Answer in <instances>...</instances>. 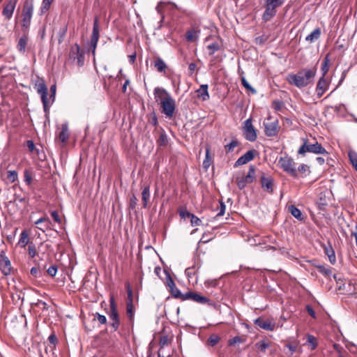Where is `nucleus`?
Listing matches in <instances>:
<instances>
[{"mask_svg": "<svg viewBox=\"0 0 357 357\" xmlns=\"http://www.w3.org/2000/svg\"><path fill=\"white\" fill-rule=\"evenodd\" d=\"M317 73L315 67L312 68H303L296 74H289L287 76L288 82L298 88H303L310 84Z\"/></svg>", "mask_w": 357, "mask_h": 357, "instance_id": "nucleus-1", "label": "nucleus"}, {"mask_svg": "<svg viewBox=\"0 0 357 357\" xmlns=\"http://www.w3.org/2000/svg\"><path fill=\"white\" fill-rule=\"evenodd\" d=\"M265 10L262 15L264 22L270 21L277 13V8L281 6L284 0H264Z\"/></svg>", "mask_w": 357, "mask_h": 357, "instance_id": "nucleus-2", "label": "nucleus"}, {"mask_svg": "<svg viewBox=\"0 0 357 357\" xmlns=\"http://www.w3.org/2000/svg\"><path fill=\"white\" fill-rule=\"evenodd\" d=\"M278 163L280 167L288 174L290 176L297 178L298 172L296 168V163L294 162L293 158L288 155H285L284 157H280L279 159Z\"/></svg>", "mask_w": 357, "mask_h": 357, "instance_id": "nucleus-3", "label": "nucleus"}, {"mask_svg": "<svg viewBox=\"0 0 357 357\" xmlns=\"http://www.w3.org/2000/svg\"><path fill=\"white\" fill-rule=\"evenodd\" d=\"M33 13V0H26L22 8V26L23 29L27 30L30 26L32 15Z\"/></svg>", "mask_w": 357, "mask_h": 357, "instance_id": "nucleus-4", "label": "nucleus"}, {"mask_svg": "<svg viewBox=\"0 0 357 357\" xmlns=\"http://www.w3.org/2000/svg\"><path fill=\"white\" fill-rule=\"evenodd\" d=\"M255 178V169L254 166H250L248 173L246 176L244 173H239L236 177V184L239 189L242 190L249 183H252Z\"/></svg>", "mask_w": 357, "mask_h": 357, "instance_id": "nucleus-5", "label": "nucleus"}, {"mask_svg": "<svg viewBox=\"0 0 357 357\" xmlns=\"http://www.w3.org/2000/svg\"><path fill=\"white\" fill-rule=\"evenodd\" d=\"M307 152H310L316 154L326 153V149L318 142L314 144H307L305 140L303 144L299 148L298 153L300 155H305Z\"/></svg>", "mask_w": 357, "mask_h": 357, "instance_id": "nucleus-6", "label": "nucleus"}, {"mask_svg": "<svg viewBox=\"0 0 357 357\" xmlns=\"http://www.w3.org/2000/svg\"><path fill=\"white\" fill-rule=\"evenodd\" d=\"M243 132L245 138L250 142H255L257 138V130L252 125V119H248L244 121Z\"/></svg>", "mask_w": 357, "mask_h": 357, "instance_id": "nucleus-7", "label": "nucleus"}, {"mask_svg": "<svg viewBox=\"0 0 357 357\" xmlns=\"http://www.w3.org/2000/svg\"><path fill=\"white\" fill-rule=\"evenodd\" d=\"M270 120L271 117H268L267 118L266 121L264 122V132L268 137H274L276 136L279 132V122L278 120L269 121Z\"/></svg>", "mask_w": 357, "mask_h": 357, "instance_id": "nucleus-8", "label": "nucleus"}, {"mask_svg": "<svg viewBox=\"0 0 357 357\" xmlns=\"http://www.w3.org/2000/svg\"><path fill=\"white\" fill-rule=\"evenodd\" d=\"M110 312L109 314V317L110 320L112 321L111 326L114 329V331H116L119 328L120 321L119 318V313L116 309V306L114 302V299L113 297L110 298Z\"/></svg>", "mask_w": 357, "mask_h": 357, "instance_id": "nucleus-9", "label": "nucleus"}, {"mask_svg": "<svg viewBox=\"0 0 357 357\" xmlns=\"http://www.w3.org/2000/svg\"><path fill=\"white\" fill-rule=\"evenodd\" d=\"M254 324L268 331H273L278 328L276 323L271 319H264L261 317H258L254 320Z\"/></svg>", "mask_w": 357, "mask_h": 357, "instance_id": "nucleus-10", "label": "nucleus"}, {"mask_svg": "<svg viewBox=\"0 0 357 357\" xmlns=\"http://www.w3.org/2000/svg\"><path fill=\"white\" fill-rule=\"evenodd\" d=\"M153 96L155 102L160 105L172 97L171 94L167 90L161 87H155L154 89Z\"/></svg>", "mask_w": 357, "mask_h": 357, "instance_id": "nucleus-11", "label": "nucleus"}, {"mask_svg": "<svg viewBox=\"0 0 357 357\" xmlns=\"http://www.w3.org/2000/svg\"><path fill=\"white\" fill-rule=\"evenodd\" d=\"M162 112L166 116L167 118H172L174 114L176 109L175 100L172 96L160 105Z\"/></svg>", "mask_w": 357, "mask_h": 357, "instance_id": "nucleus-12", "label": "nucleus"}, {"mask_svg": "<svg viewBox=\"0 0 357 357\" xmlns=\"http://www.w3.org/2000/svg\"><path fill=\"white\" fill-rule=\"evenodd\" d=\"M0 270L4 275H10L12 270L10 261L3 250L0 252Z\"/></svg>", "mask_w": 357, "mask_h": 357, "instance_id": "nucleus-13", "label": "nucleus"}, {"mask_svg": "<svg viewBox=\"0 0 357 357\" xmlns=\"http://www.w3.org/2000/svg\"><path fill=\"white\" fill-rule=\"evenodd\" d=\"M261 185L264 191L272 194L274 191V179L271 176L263 174L260 178Z\"/></svg>", "mask_w": 357, "mask_h": 357, "instance_id": "nucleus-14", "label": "nucleus"}, {"mask_svg": "<svg viewBox=\"0 0 357 357\" xmlns=\"http://www.w3.org/2000/svg\"><path fill=\"white\" fill-rule=\"evenodd\" d=\"M99 32L98 19L96 17L93 22V31L91 38V47L92 49L93 54H95L96 48L99 40Z\"/></svg>", "mask_w": 357, "mask_h": 357, "instance_id": "nucleus-15", "label": "nucleus"}, {"mask_svg": "<svg viewBox=\"0 0 357 357\" xmlns=\"http://www.w3.org/2000/svg\"><path fill=\"white\" fill-rule=\"evenodd\" d=\"M330 85V81L325 77H321L317 84L316 93L318 98H321L324 93L328 90Z\"/></svg>", "mask_w": 357, "mask_h": 357, "instance_id": "nucleus-16", "label": "nucleus"}, {"mask_svg": "<svg viewBox=\"0 0 357 357\" xmlns=\"http://www.w3.org/2000/svg\"><path fill=\"white\" fill-rule=\"evenodd\" d=\"M37 92L40 94L41 100L44 107V109L46 112L49 107L47 100V88L44 82H40L36 85Z\"/></svg>", "mask_w": 357, "mask_h": 357, "instance_id": "nucleus-17", "label": "nucleus"}, {"mask_svg": "<svg viewBox=\"0 0 357 357\" xmlns=\"http://www.w3.org/2000/svg\"><path fill=\"white\" fill-rule=\"evenodd\" d=\"M257 151L255 149L249 150L244 155L241 156L234 163V167L245 165L252 160Z\"/></svg>", "mask_w": 357, "mask_h": 357, "instance_id": "nucleus-18", "label": "nucleus"}, {"mask_svg": "<svg viewBox=\"0 0 357 357\" xmlns=\"http://www.w3.org/2000/svg\"><path fill=\"white\" fill-rule=\"evenodd\" d=\"M16 0H10L5 5L2 10V15L6 20H9L11 19L16 6Z\"/></svg>", "mask_w": 357, "mask_h": 357, "instance_id": "nucleus-19", "label": "nucleus"}, {"mask_svg": "<svg viewBox=\"0 0 357 357\" xmlns=\"http://www.w3.org/2000/svg\"><path fill=\"white\" fill-rule=\"evenodd\" d=\"M197 94V97L201 98L203 101L207 100L209 99V93L208 91V85L202 84L200 86L199 89L196 91Z\"/></svg>", "mask_w": 357, "mask_h": 357, "instance_id": "nucleus-20", "label": "nucleus"}, {"mask_svg": "<svg viewBox=\"0 0 357 357\" xmlns=\"http://www.w3.org/2000/svg\"><path fill=\"white\" fill-rule=\"evenodd\" d=\"M151 197L150 187L146 185L143 188L142 192V200L143 203V208H146L148 207V203Z\"/></svg>", "mask_w": 357, "mask_h": 357, "instance_id": "nucleus-21", "label": "nucleus"}, {"mask_svg": "<svg viewBox=\"0 0 357 357\" xmlns=\"http://www.w3.org/2000/svg\"><path fill=\"white\" fill-rule=\"evenodd\" d=\"M29 40V37L26 34H24L18 40L17 45V50L22 53L24 54L26 52V47L27 45V42Z\"/></svg>", "mask_w": 357, "mask_h": 357, "instance_id": "nucleus-22", "label": "nucleus"}, {"mask_svg": "<svg viewBox=\"0 0 357 357\" xmlns=\"http://www.w3.org/2000/svg\"><path fill=\"white\" fill-rule=\"evenodd\" d=\"M289 211L291 213V214L297 220H303L304 217L303 216V214L299 208H298L294 205H290L289 206Z\"/></svg>", "mask_w": 357, "mask_h": 357, "instance_id": "nucleus-23", "label": "nucleus"}, {"mask_svg": "<svg viewBox=\"0 0 357 357\" xmlns=\"http://www.w3.org/2000/svg\"><path fill=\"white\" fill-rule=\"evenodd\" d=\"M320 36H321V29H320V28L318 27V28H316L315 29H314L313 31H312L308 36H306L305 40H307L310 43H313L315 40H317V39H319Z\"/></svg>", "mask_w": 357, "mask_h": 357, "instance_id": "nucleus-24", "label": "nucleus"}, {"mask_svg": "<svg viewBox=\"0 0 357 357\" xmlns=\"http://www.w3.org/2000/svg\"><path fill=\"white\" fill-rule=\"evenodd\" d=\"M192 301L199 304H206L210 302V299L204 296H202L197 292L192 295Z\"/></svg>", "mask_w": 357, "mask_h": 357, "instance_id": "nucleus-25", "label": "nucleus"}, {"mask_svg": "<svg viewBox=\"0 0 357 357\" xmlns=\"http://www.w3.org/2000/svg\"><path fill=\"white\" fill-rule=\"evenodd\" d=\"M68 127L66 124H63L61 126V130L59 135V139L61 142L65 143L68 139Z\"/></svg>", "mask_w": 357, "mask_h": 357, "instance_id": "nucleus-26", "label": "nucleus"}, {"mask_svg": "<svg viewBox=\"0 0 357 357\" xmlns=\"http://www.w3.org/2000/svg\"><path fill=\"white\" fill-rule=\"evenodd\" d=\"M325 253L327 255L330 262L332 264H334L336 261L335 251L333 249L332 246L329 245L328 247H325L324 248Z\"/></svg>", "mask_w": 357, "mask_h": 357, "instance_id": "nucleus-27", "label": "nucleus"}, {"mask_svg": "<svg viewBox=\"0 0 357 357\" xmlns=\"http://www.w3.org/2000/svg\"><path fill=\"white\" fill-rule=\"evenodd\" d=\"M255 346L261 352L266 353V349L270 347V344L265 340H261L257 342Z\"/></svg>", "mask_w": 357, "mask_h": 357, "instance_id": "nucleus-28", "label": "nucleus"}, {"mask_svg": "<svg viewBox=\"0 0 357 357\" xmlns=\"http://www.w3.org/2000/svg\"><path fill=\"white\" fill-rule=\"evenodd\" d=\"M307 343L309 344L310 350H314L317 347V340L312 335L307 334Z\"/></svg>", "mask_w": 357, "mask_h": 357, "instance_id": "nucleus-29", "label": "nucleus"}, {"mask_svg": "<svg viewBox=\"0 0 357 357\" xmlns=\"http://www.w3.org/2000/svg\"><path fill=\"white\" fill-rule=\"evenodd\" d=\"M199 38V31L192 29L190 30L186 33V38L188 41L194 42L196 41Z\"/></svg>", "mask_w": 357, "mask_h": 357, "instance_id": "nucleus-30", "label": "nucleus"}, {"mask_svg": "<svg viewBox=\"0 0 357 357\" xmlns=\"http://www.w3.org/2000/svg\"><path fill=\"white\" fill-rule=\"evenodd\" d=\"M126 312H127V314L128 316L129 319L130 320L131 322H132L134 320V316H135L134 305H133L132 303L127 302Z\"/></svg>", "mask_w": 357, "mask_h": 357, "instance_id": "nucleus-31", "label": "nucleus"}, {"mask_svg": "<svg viewBox=\"0 0 357 357\" xmlns=\"http://www.w3.org/2000/svg\"><path fill=\"white\" fill-rule=\"evenodd\" d=\"M329 63H330V59L328 58V55H327L325 57V59L321 64V72H322L321 77H326V75L329 70Z\"/></svg>", "mask_w": 357, "mask_h": 357, "instance_id": "nucleus-32", "label": "nucleus"}, {"mask_svg": "<svg viewBox=\"0 0 357 357\" xmlns=\"http://www.w3.org/2000/svg\"><path fill=\"white\" fill-rule=\"evenodd\" d=\"M212 162V158L210 156V149L209 147L206 148V157L203 161V167L207 169Z\"/></svg>", "mask_w": 357, "mask_h": 357, "instance_id": "nucleus-33", "label": "nucleus"}, {"mask_svg": "<svg viewBox=\"0 0 357 357\" xmlns=\"http://www.w3.org/2000/svg\"><path fill=\"white\" fill-rule=\"evenodd\" d=\"M29 243V235L27 233L24 231L21 233L20 238L19 240L18 244L22 247L24 248Z\"/></svg>", "mask_w": 357, "mask_h": 357, "instance_id": "nucleus-34", "label": "nucleus"}, {"mask_svg": "<svg viewBox=\"0 0 357 357\" xmlns=\"http://www.w3.org/2000/svg\"><path fill=\"white\" fill-rule=\"evenodd\" d=\"M243 72L242 71L241 73V84L243 86V87L245 89H246L248 91H251L252 93H256V90L252 88L251 86V85L248 82V81L246 80V79L245 78L244 76H243Z\"/></svg>", "mask_w": 357, "mask_h": 357, "instance_id": "nucleus-35", "label": "nucleus"}, {"mask_svg": "<svg viewBox=\"0 0 357 357\" xmlns=\"http://www.w3.org/2000/svg\"><path fill=\"white\" fill-rule=\"evenodd\" d=\"M81 53L80 47L77 44H75L70 49V57L75 60V57Z\"/></svg>", "mask_w": 357, "mask_h": 357, "instance_id": "nucleus-36", "label": "nucleus"}, {"mask_svg": "<svg viewBox=\"0 0 357 357\" xmlns=\"http://www.w3.org/2000/svg\"><path fill=\"white\" fill-rule=\"evenodd\" d=\"M239 145V142L236 139H234L231 142L225 146V149L227 153H229L234 151V148Z\"/></svg>", "mask_w": 357, "mask_h": 357, "instance_id": "nucleus-37", "label": "nucleus"}, {"mask_svg": "<svg viewBox=\"0 0 357 357\" xmlns=\"http://www.w3.org/2000/svg\"><path fill=\"white\" fill-rule=\"evenodd\" d=\"M348 155L351 163L357 171V153L354 151H350Z\"/></svg>", "mask_w": 357, "mask_h": 357, "instance_id": "nucleus-38", "label": "nucleus"}, {"mask_svg": "<svg viewBox=\"0 0 357 357\" xmlns=\"http://www.w3.org/2000/svg\"><path fill=\"white\" fill-rule=\"evenodd\" d=\"M157 142L159 146H166L167 144L168 138L165 131L160 132Z\"/></svg>", "mask_w": 357, "mask_h": 357, "instance_id": "nucleus-39", "label": "nucleus"}, {"mask_svg": "<svg viewBox=\"0 0 357 357\" xmlns=\"http://www.w3.org/2000/svg\"><path fill=\"white\" fill-rule=\"evenodd\" d=\"M54 0H43L42 5L40 7L41 13H46L49 9Z\"/></svg>", "mask_w": 357, "mask_h": 357, "instance_id": "nucleus-40", "label": "nucleus"}, {"mask_svg": "<svg viewBox=\"0 0 357 357\" xmlns=\"http://www.w3.org/2000/svg\"><path fill=\"white\" fill-rule=\"evenodd\" d=\"M155 67L157 68L158 71L163 72L165 70L167 66L165 63L159 58L155 62Z\"/></svg>", "mask_w": 357, "mask_h": 357, "instance_id": "nucleus-41", "label": "nucleus"}, {"mask_svg": "<svg viewBox=\"0 0 357 357\" xmlns=\"http://www.w3.org/2000/svg\"><path fill=\"white\" fill-rule=\"evenodd\" d=\"M17 172L15 170H9L7 172V178L11 182L14 183L17 179Z\"/></svg>", "mask_w": 357, "mask_h": 357, "instance_id": "nucleus-42", "label": "nucleus"}, {"mask_svg": "<svg viewBox=\"0 0 357 357\" xmlns=\"http://www.w3.org/2000/svg\"><path fill=\"white\" fill-rule=\"evenodd\" d=\"M220 341V337L217 335H211L208 339V343L211 347L216 345Z\"/></svg>", "mask_w": 357, "mask_h": 357, "instance_id": "nucleus-43", "label": "nucleus"}, {"mask_svg": "<svg viewBox=\"0 0 357 357\" xmlns=\"http://www.w3.org/2000/svg\"><path fill=\"white\" fill-rule=\"evenodd\" d=\"M219 45L216 43H213L207 46L209 51V54L212 55L219 50Z\"/></svg>", "mask_w": 357, "mask_h": 357, "instance_id": "nucleus-44", "label": "nucleus"}, {"mask_svg": "<svg viewBox=\"0 0 357 357\" xmlns=\"http://www.w3.org/2000/svg\"><path fill=\"white\" fill-rule=\"evenodd\" d=\"M67 31V26H64L63 28H61L59 32V43L61 44L63 38L66 36Z\"/></svg>", "mask_w": 357, "mask_h": 357, "instance_id": "nucleus-45", "label": "nucleus"}, {"mask_svg": "<svg viewBox=\"0 0 357 357\" xmlns=\"http://www.w3.org/2000/svg\"><path fill=\"white\" fill-rule=\"evenodd\" d=\"M179 215L182 218L186 219V218H190L192 213L188 211L186 208H181L179 210Z\"/></svg>", "mask_w": 357, "mask_h": 357, "instance_id": "nucleus-46", "label": "nucleus"}, {"mask_svg": "<svg viewBox=\"0 0 357 357\" xmlns=\"http://www.w3.org/2000/svg\"><path fill=\"white\" fill-rule=\"evenodd\" d=\"M47 272L51 277H54L57 273V266L56 265L51 266L47 268Z\"/></svg>", "mask_w": 357, "mask_h": 357, "instance_id": "nucleus-47", "label": "nucleus"}, {"mask_svg": "<svg viewBox=\"0 0 357 357\" xmlns=\"http://www.w3.org/2000/svg\"><path fill=\"white\" fill-rule=\"evenodd\" d=\"M190 222L192 226H198L200 225V224L202 223V220L199 218L192 214V216L190 217Z\"/></svg>", "mask_w": 357, "mask_h": 357, "instance_id": "nucleus-48", "label": "nucleus"}, {"mask_svg": "<svg viewBox=\"0 0 357 357\" xmlns=\"http://www.w3.org/2000/svg\"><path fill=\"white\" fill-rule=\"evenodd\" d=\"M241 342H243L242 338L239 336H236L229 340V345L233 346L236 344H238V343H241Z\"/></svg>", "mask_w": 357, "mask_h": 357, "instance_id": "nucleus-49", "label": "nucleus"}, {"mask_svg": "<svg viewBox=\"0 0 357 357\" xmlns=\"http://www.w3.org/2000/svg\"><path fill=\"white\" fill-rule=\"evenodd\" d=\"M268 39V36L266 35H262L261 36L257 37L255 38V43L258 45L264 44Z\"/></svg>", "mask_w": 357, "mask_h": 357, "instance_id": "nucleus-50", "label": "nucleus"}, {"mask_svg": "<svg viewBox=\"0 0 357 357\" xmlns=\"http://www.w3.org/2000/svg\"><path fill=\"white\" fill-rule=\"evenodd\" d=\"M28 252L31 258H33L36 255V250L33 245L29 246Z\"/></svg>", "mask_w": 357, "mask_h": 357, "instance_id": "nucleus-51", "label": "nucleus"}, {"mask_svg": "<svg viewBox=\"0 0 357 357\" xmlns=\"http://www.w3.org/2000/svg\"><path fill=\"white\" fill-rule=\"evenodd\" d=\"M75 60H77V63L79 66H82L84 61V54L81 52L77 56L75 57Z\"/></svg>", "mask_w": 357, "mask_h": 357, "instance_id": "nucleus-52", "label": "nucleus"}, {"mask_svg": "<svg viewBox=\"0 0 357 357\" xmlns=\"http://www.w3.org/2000/svg\"><path fill=\"white\" fill-rule=\"evenodd\" d=\"M171 291H172V295L175 298H181L182 294H181V292L180 291V290L178 288H176V287H173L171 289Z\"/></svg>", "mask_w": 357, "mask_h": 357, "instance_id": "nucleus-53", "label": "nucleus"}, {"mask_svg": "<svg viewBox=\"0 0 357 357\" xmlns=\"http://www.w3.org/2000/svg\"><path fill=\"white\" fill-rule=\"evenodd\" d=\"M127 293H128V301L132 303V291L129 284H126Z\"/></svg>", "mask_w": 357, "mask_h": 357, "instance_id": "nucleus-54", "label": "nucleus"}, {"mask_svg": "<svg viewBox=\"0 0 357 357\" xmlns=\"http://www.w3.org/2000/svg\"><path fill=\"white\" fill-rule=\"evenodd\" d=\"M194 291H188L185 294H183L181 296V300L185 301V300H192V295H194Z\"/></svg>", "mask_w": 357, "mask_h": 357, "instance_id": "nucleus-55", "label": "nucleus"}, {"mask_svg": "<svg viewBox=\"0 0 357 357\" xmlns=\"http://www.w3.org/2000/svg\"><path fill=\"white\" fill-rule=\"evenodd\" d=\"M96 317H97L98 321L101 324H105L107 322V318L105 315H102L99 313H96Z\"/></svg>", "mask_w": 357, "mask_h": 357, "instance_id": "nucleus-56", "label": "nucleus"}, {"mask_svg": "<svg viewBox=\"0 0 357 357\" xmlns=\"http://www.w3.org/2000/svg\"><path fill=\"white\" fill-rule=\"evenodd\" d=\"M226 206L223 202H220V211L217 214V216H222L225 214Z\"/></svg>", "mask_w": 357, "mask_h": 357, "instance_id": "nucleus-57", "label": "nucleus"}, {"mask_svg": "<svg viewBox=\"0 0 357 357\" xmlns=\"http://www.w3.org/2000/svg\"><path fill=\"white\" fill-rule=\"evenodd\" d=\"M168 342H169V340H168V337L167 336L161 337V338L160 340V349L164 347L165 346L167 345L168 344Z\"/></svg>", "mask_w": 357, "mask_h": 357, "instance_id": "nucleus-58", "label": "nucleus"}, {"mask_svg": "<svg viewBox=\"0 0 357 357\" xmlns=\"http://www.w3.org/2000/svg\"><path fill=\"white\" fill-rule=\"evenodd\" d=\"M51 215L55 222H56L58 223L61 222V218H60L59 213L56 211H52Z\"/></svg>", "mask_w": 357, "mask_h": 357, "instance_id": "nucleus-59", "label": "nucleus"}, {"mask_svg": "<svg viewBox=\"0 0 357 357\" xmlns=\"http://www.w3.org/2000/svg\"><path fill=\"white\" fill-rule=\"evenodd\" d=\"M31 176L29 172V171L25 170L24 172V181L27 183V185H30L31 183Z\"/></svg>", "mask_w": 357, "mask_h": 357, "instance_id": "nucleus-60", "label": "nucleus"}, {"mask_svg": "<svg viewBox=\"0 0 357 357\" xmlns=\"http://www.w3.org/2000/svg\"><path fill=\"white\" fill-rule=\"evenodd\" d=\"M185 273L188 278H191L192 275H194L195 273V267H189L186 268Z\"/></svg>", "mask_w": 357, "mask_h": 357, "instance_id": "nucleus-61", "label": "nucleus"}, {"mask_svg": "<svg viewBox=\"0 0 357 357\" xmlns=\"http://www.w3.org/2000/svg\"><path fill=\"white\" fill-rule=\"evenodd\" d=\"M149 122L154 126H157L158 125V118L155 113H153L150 119Z\"/></svg>", "mask_w": 357, "mask_h": 357, "instance_id": "nucleus-62", "label": "nucleus"}, {"mask_svg": "<svg viewBox=\"0 0 357 357\" xmlns=\"http://www.w3.org/2000/svg\"><path fill=\"white\" fill-rule=\"evenodd\" d=\"M137 199L135 195H133L130 199V208L132 209L135 208L137 206Z\"/></svg>", "mask_w": 357, "mask_h": 357, "instance_id": "nucleus-63", "label": "nucleus"}, {"mask_svg": "<svg viewBox=\"0 0 357 357\" xmlns=\"http://www.w3.org/2000/svg\"><path fill=\"white\" fill-rule=\"evenodd\" d=\"M48 340L51 344L55 345L57 342V337L54 334H51L48 337Z\"/></svg>", "mask_w": 357, "mask_h": 357, "instance_id": "nucleus-64", "label": "nucleus"}]
</instances>
